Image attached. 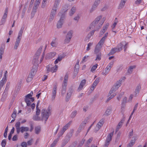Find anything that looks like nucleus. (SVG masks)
Here are the masks:
<instances>
[{
  "instance_id": "f257e3e1",
  "label": "nucleus",
  "mask_w": 147,
  "mask_h": 147,
  "mask_svg": "<svg viewBox=\"0 0 147 147\" xmlns=\"http://www.w3.org/2000/svg\"><path fill=\"white\" fill-rule=\"evenodd\" d=\"M102 16L100 15L97 16L91 24L89 27L86 30V32L89 31L90 30L95 28L99 29L106 20V18L104 17L102 18Z\"/></svg>"
},
{
  "instance_id": "f03ea898",
  "label": "nucleus",
  "mask_w": 147,
  "mask_h": 147,
  "mask_svg": "<svg viewBox=\"0 0 147 147\" xmlns=\"http://www.w3.org/2000/svg\"><path fill=\"white\" fill-rule=\"evenodd\" d=\"M40 101L39 100L37 102V107L38 106V104L40 102ZM51 109L49 107H48L47 109L46 110L45 109H43L42 111L41 115L42 117L41 118L39 117L38 116H37V120H45V122L46 123L48 119V118L49 115L50 114ZM40 110L37 108V115L40 114Z\"/></svg>"
},
{
  "instance_id": "7ed1b4c3",
  "label": "nucleus",
  "mask_w": 147,
  "mask_h": 147,
  "mask_svg": "<svg viewBox=\"0 0 147 147\" xmlns=\"http://www.w3.org/2000/svg\"><path fill=\"white\" fill-rule=\"evenodd\" d=\"M67 11V9H62L61 11V12H60L58 13V15L59 16H61V18L57 24V28H59L61 27L63 24V21L65 17V13Z\"/></svg>"
},
{
  "instance_id": "20e7f679",
  "label": "nucleus",
  "mask_w": 147,
  "mask_h": 147,
  "mask_svg": "<svg viewBox=\"0 0 147 147\" xmlns=\"http://www.w3.org/2000/svg\"><path fill=\"white\" fill-rule=\"evenodd\" d=\"M20 125L21 122L20 121H18L15 124L17 134H19L20 131L23 133L24 131H28L29 130V128L28 127L24 126L20 127Z\"/></svg>"
},
{
  "instance_id": "39448f33",
  "label": "nucleus",
  "mask_w": 147,
  "mask_h": 147,
  "mask_svg": "<svg viewBox=\"0 0 147 147\" xmlns=\"http://www.w3.org/2000/svg\"><path fill=\"white\" fill-rule=\"evenodd\" d=\"M122 81V80L120 79L116 82L111 89L109 94L111 95V94L114 93L118 89L121 85Z\"/></svg>"
},
{
  "instance_id": "423d86ee",
  "label": "nucleus",
  "mask_w": 147,
  "mask_h": 147,
  "mask_svg": "<svg viewBox=\"0 0 147 147\" xmlns=\"http://www.w3.org/2000/svg\"><path fill=\"white\" fill-rule=\"evenodd\" d=\"M33 94V92H31L30 93L27 94L25 96V101L26 103L28 106H30L31 102H33L34 100V98L32 97Z\"/></svg>"
},
{
  "instance_id": "0eeeda50",
  "label": "nucleus",
  "mask_w": 147,
  "mask_h": 147,
  "mask_svg": "<svg viewBox=\"0 0 147 147\" xmlns=\"http://www.w3.org/2000/svg\"><path fill=\"white\" fill-rule=\"evenodd\" d=\"M114 63L113 61L111 62L107 66L104 70L102 72V74L106 76L108 74Z\"/></svg>"
},
{
  "instance_id": "6e6552de",
  "label": "nucleus",
  "mask_w": 147,
  "mask_h": 147,
  "mask_svg": "<svg viewBox=\"0 0 147 147\" xmlns=\"http://www.w3.org/2000/svg\"><path fill=\"white\" fill-rule=\"evenodd\" d=\"M114 132H111L109 134L107 137L106 140L105 142V144L103 147H107L109 144L112 138Z\"/></svg>"
},
{
  "instance_id": "1a4fd4ad",
  "label": "nucleus",
  "mask_w": 147,
  "mask_h": 147,
  "mask_svg": "<svg viewBox=\"0 0 147 147\" xmlns=\"http://www.w3.org/2000/svg\"><path fill=\"white\" fill-rule=\"evenodd\" d=\"M104 120L103 119H101L97 123L95 128L94 131L96 132L99 130L100 128L102 126L104 123Z\"/></svg>"
},
{
  "instance_id": "9d476101",
  "label": "nucleus",
  "mask_w": 147,
  "mask_h": 147,
  "mask_svg": "<svg viewBox=\"0 0 147 147\" xmlns=\"http://www.w3.org/2000/svg\"><path fill=\"white\" fill-rule=\"evenodd\" d=\"M138 138V136L137 135H134L132 139L131 140L130 142L127 144V147H132L135 143L136 141Z\"/></svg>"
},
{
  "instance_id": "9b49d317",
  "label": "nucleus",
  "mask_w": 147,
  "mask_h": 147,
  "mask_svg": "<svg viewBox=\"0 0 147 147\" xmlns=\"http://www.w3.org/2000/svg\"><path fill=\"white\" fill-rule=\"evenodd\" d=\"M57 90V86L55 85L53 86V89L52 91L51 99L52 100L55 99L56 97Z\"/></svg>"
},
{
  "instance_id": "f8f14e48",
  "label": "nucleus",
  "mask_w": 147,
  "mask_h": 147,
  "mask_svg": "<svg viewBox=\"0 0 147 147\" xmlns=\"http://www.w3.org/2000/svg\"><path fill=\"white\" fill-rule=\"evenodd\" d=\"M71 121H70L69 123L65 125L62 128V130L59 133L60 135L59 136H62L64 132L70 126L71 124Z\"/></svg>"
},
{
  "instance_id": "ddd939ff",
  "label": "nucleus",
  "mask_w": 147,
  "mask_h": 147,
  "mask_svg": "<svg viewBox=\"0 0 147 147\" xmlns=\"http://www.w3.org/2000/svg\"><path fill=\"white\" fill-rule=\"evenodd\" d=\"M109 23H106L105 24L100 32V34L101 36L102 35L106 32L109 27Z\"/></svg>"
},
{
  "instance_id": "4468645a",
  "label": "nucleus",
  "mask_w": 147,
  "mask_h": 147,
  "mask_svg": "<svg viewBox=\"0 0 147 147\" xmlns=\"http://www.w3.org/2000/svg\"><path fill=\"white\" fill-rule=\"evenodd\" d=\"M127 45V43H126L125 42H122L119 43L117 46V49L120 48L121 49V51L122 50V48L123 47L124 49V51H125L126 50Z\"/></svg>"
},
{
  "instance_id": "2eb2a0df",
  "label": "nucleus",
  "mask_w": 147,
  "mask_h": 147,
  "mask_svg": "<svg viewBox=\"0 0 147 147\" xmlns=\"http://www.w3.org/2000/svg\"><path fill=\"white\" fill-rule=\"evenodd\" d=\"M100 0H96L90 10V12H92L97 7L100 3Z\"/></svg>"
},
{
  "instance_id": "dca6fc26",
  "label": "nucleus",
  "mask_w": 147,
  "mask_h": 147,
  "mask_svg": "<svg viewBox=\"0 0 147 147\" xmlns=\"http://www.w3.org/2000/svg\"><path fill=\"white\" fill-rule=\"evenodd\" d=\"M86 80L85 79L82 80L81 81L77 89V90L78 91H80L83 89V87L86 84Z\"/></svg>"
},
{
  "instance_id": "f3484780",
  "label": "nucleus",
  "mask_w": 147,
  "mask_h": 147,
  "mask_svg": "<svg viewBox=\"0 0 147 147\" xmlns=\"http://www.w3.org/2000/svg\"><path fill=\"white\" fill-rule=\"evenodd\" d=\"M37 72V67L36 65H34L32 68V69L31 72L30 74H32V75L33 76H34L36 74Z\"/></svg>"
},
{
  "instance_id": "a211bd4d",
  "label": "nucleus",
  "mask_w": 147,
  "mask_h": 147,
  "mask_svg": "<svg viewBox=\"0 0 147 147\" xmlns=\"http://www.w3.org/2000/svg\"><path fill=\"white\" fill-rule=\"evenodd\" d=\"M127 0H121L118 6V9H121L124 7Z\"/></svg>"
},
{
  "instance_id": "6ab92c4d",
  "label": "nucleus",
  "mask_w": 147,
  "mask_h": 147,
  "mask_svg": "<svg viewBox=\"0 0 147 147\" xmlns=\"http://www.w3.org/2000/svg\"><path fill=\"white\" fill-rule=\"evenodd\" d=\"M121 49L120 48L117 49V48H113L109 53L110 55H113L116 52H118L121 51Z\"/></svg>"
},
{
  "instance_id": "aec40b11",
  "label": "nucleus",
  "mask_w": 147,
  "mask_h": 147,
  "mask_svg": "<svg viewBox=\"0 0 147 147\" xmlns=\"http://www.w3.org/2000/svg\"><path fill=\"white\" fill-rule=\"evenodd\" d=\"M141 88V86L140 85H138L137 86L134 93V96L135 97H136L137 94L139 93Z\"/></svg>"
},
{
  "instance_id": "412c9836",
  "label": "nucleus",
  "mask_w": 147,
  "mask_h": 147,
  "mask_svg": "<svg viewBox=\"0 0 147 147\" xmlns=\"http://www.w3.org/2000/svg\"><path fill=\"white\" fill-rule=\"evenodd\" d=\"M24 29V27H22L20 29L18 35V36L17 38L21 39L22 36L23 32V30Z\"/></svg>"
},
{
  "instance_id": "4be33fe9",
  "label": "nucleus",
  "mask_w": 147,
  "mask_h": 147,
  "mask_svg": "<svg viewBox=\"0 0 147 147\" xmlns=\"http://www.w3.org/2000/svg\"><path fill=\"white\" fill-rule=\"evenodd\" d=\"M21 39L16 38L14 47V49L16 50L18 47L20 43Z\"/></svg>"
},
{
  "instance_id": "5701e85b",
  "label": "nucleus",
  "mask_w": 147,
  "mask_h": 147,
  "mask_svg": "<svg viewBox=\"0 0 147 147\" xmlns=\"http://www.w3.org/2000/svg\"><path fill=\"white\" fill-rule=\"evenodd\" d=\"M68 79V76L67 74H66L65 75L64 80L63 81L62 85L67 86V82Z\"/></svg>"
},
{
  "instance_id": "b1692460",
  "label": "nucleus",
  "mask_w": 147,
  "mask_h": 147,
  "mask_svg": "<svg viewBox=\"0 0 147 147\" xmlns=\"http://www.w3.org/2000/svg\"><path fill=\"white\" fill-rule=\"evenodd\" d=\"M101 48V47L99 46L97 44L94 50V53L96 54L99 52H101L100 51Z\"/></svg>"
},
{
  "instance_id": "393cba45",
  "label": "nucleus",
  "mask_w": 147,
  "mask_h": 147,
  "mask_svg": "<svg viewBox=\"0 0 147 147\" xmlns=\"http://www.w3.org/2000/svg\"><path fill=\"white\" fill-rule=\"evenodd\" d=\"M58 45L57 40L56 38H55L53 40L51 45L53 47H56Z\"/></svg>"
},
{
  "instance_id": "a878e982",
  "label": "nucleus",
  "mask_w": 147,
  "mask_h": 147,
  "mask_svg": "<svg viewBox=\"0 0 147 147\" xmlns=\"http://www.w3.org/2000/svg\"><path fill=\"white\" fill-rule=\"evenodd\" d=\"M124 119H122L120 122H119L116 128V131H117L122 126L123 123L124 122Z\"/></svg>"
},
{
  "instance_id": "bb28decb",
  "label": "nucleus",
  "mask_w": 147,
  "mask_h": 147,
  "mask_svg": "<svg viewBox=\"0 0 147 147\" xmlns=\"http://www.w3.org/2000/svg\"><path fill=\"white\" fill-rule=\"evenodd\" d=\"M71 94L72 92L71 90L68 91L67 92L66 97V100L67 101H68L69 100L71 96Z\"/></svg>"
},
{
  "instance_id": "cd10ccee",
  "label": "nucleus",
  "mask_w": 147,
  "mask_h": 147,
  "mask_svg": "<svg viewBox=\"0 0 147 147\" xmlns=\"http://www.w3.org/2000/svg\"><path fill=\"white\" fill-rule=\"evenodd\" d=\"M76 11V8L75 7H73L69 12V15L70 16H72L75 13Z\"/></svg>"
},
{
  "instance_id": "c85d7f7f",
  "label": "nucleus",
  "mask_w": 147,
  "mask_h": 147,
  "mask_svg": "<svg viewBox=\"0 0 147 147\" xmlns=\"http://www.w3.org/2000/svg\"><path fill=\"white\" fill-rule=\"evenodd\" d=\"M64 57L63 55H60L56 59V60L55 61L54 63L56 64L59 61H61L62 58Z\"/></svg>"
},
{
  "instance_id": "c756f323",
  "label": "nucleus",
  "mask_w": 147,
  "mask_h": 147,
  "mask_svg": "<svg viewBox=\"0 0 147 147\" xmlns=\"http://www.w3.org/2000/svg\"><path fill=\"white\" fill-rule=\"evenodd\" d=\"M136 67L135 65H131L129 67L127 70V72L129 74H131L132 72L133 69L135 68Z\"/></svg>"
},
{
  "instance_id": "7c9ffc66",
  "label": "nucleus",
  "mask_w": 147,
  "mask_h": 147,
  "mask_svg": "<svg viewBox=\"0 0 147 147\" xmlns=\"http://www.w3.org/2000/svg\"><path fill=\"white\" fill-rule=\"evenodd\" d=\"M96 55V58L95 60L96 61H100L101 59L102 53L101 52H99L95 54Z\"/></svg>"
},
{
  "instance_id": "2f4dec72",
  "label": "nucleus",
  "mask_w": 147,
  "mask_h": 147,
  "mask_svg": "<svg viewBox=\"0 0 147 147\" xmlns=\"http://www.w3.org/2000/svg\"><path fill=\"white\" fill-rule=\"evenodd\" d=\"M7 71H6L5 72L4 74V77L3 78L2 80L0 81H1L4 84H5L7 81L6 75H7Z\"/></svg>"
},
{
  "instance_id": "473e14b6",
  "label": "nucleus",
  "mask_w": 147,
  "mask_h": 147,
  "mask_svg": "<svg viewBox=\"0 0 147 147\" xmlns=\"http://www.w3.org/2000/svg\"><path fill=\"white\" fill-rule=\"evenodd\" d=\"M8 8H6L5 10V12L3 15V16L2 18L3 19H6V18H7V12H8Z\"/></svg>"
},
{
  "instance_id": "72a5a7b5",
  "label": "nucleus",
  "mask_w": 147,
  "mask_h": 147,
  "mask_svg": "<svg viewBox=\"0 0 147 147\" xmlns=\"http://www.w3.org/2000/svg\"><path fill=\"white\" fill-rule=\"evenodd\" d=\"M57 10V9L54 8L53 7L51 10L50 15L55 16Z\"/></svg>"
},
{
  "instance_id": "f704fd0d",
  "label": "nucleus",
  "mask_w": 147,
  "mask_h": 147,
  "mask_svg": "<svg viewBox=\"0 0 147 147\" xmlns=\"http://www.w3.org/2000/svg\"><path fill=\"white\" fill-rule=\"evenodd\" d=\"M34 76L32 75V74H29L27 78L26 81L27 82H29L31 81Z\"/></svg>"
},
{
  "instance_id": "c9c22d12",
  "label": "nucleus",
  "mask_w": 147,
  "mask_h": 147,
  "mask_svg": "<svg viewBox=\"0 0 147 147\" xmlns=\"http://www.w3.org/2000/svg\"><path fill=\"white\" fill-rule=\"evenodd\" d=\"M104 39V38H101L97 44L98 45L101 47H102V46L105 41Z\"/></svg>"
},
{
  "instance_id": "e433bc0d",
  "label": "nucleus",
  "mask_w": 147,
  "mask_h": 147,
  "mask_svg": "<svg viewBox=\"0 0 147 147\" xmlns=\"http://www.w3.org/2000/svg\"><path fill=\"white\" fill-rule=\"evenodd\" d=\"M60 2V0H56L53 7L54 8H56L57 9V7L59 5Z\"/></svg>"
},
{
  "instance_id": "4c0bfd02",
  "label": "nucleus",
  "mask_w": 147,
  "mask_h": 147,
  "mask_svg": "<svg viewBox=\"0 0 147 147\" xmlns=\"http://www.w3.org/2000/svg\"><path fill=\"white\" fill-rule=\"evenodd\" d=\"M56 55V53L55 52H51L48 54L49 57L50 59H52L53 57Z\"/></svg>"
},
{
  "instance_id": "58836bf2",
  "label": "nucleus",
  "mask_w": 147,
  "mask_h": 147,
  "mask_svg": "<svg viewBox=\"0 0 147 147\" xmlns=\"http://www.w3.org/2000/svg\"><path fill=\"white\" fill-rule=\"evenodd\" d=\"M73 33V31L72 30H70L68 32L66 36L71 38Z\"/></svg>"
},
{
  "instance_id": "ea45409f",
  "label": "nucleus",
  "mask_w": 147,
  "mask_h": 147,
  "mask_svg": "<svg viewBox=\"0 0 147 147\" xmlns=\"http://www.w3.org/2000/svg\"><path fill=\"white\" fill-rule=\"evenodd\" d=\"M95 28V30H92V31H91L88 34V36L89 38H90V37L91 36H92V35H93L94 33V32L97 30H98V29H96V28Z\"/></svg>"
},
{
  "instance_id": "a19ab883",
  "label": "nucleus",
  "mask_w": 147,
  "mask_h": 147,
  "mask_svg": "<svg viewBox=\"0 0 147 147\" xmlns=\"http://www.w3.org/2000/svg\"><path fill=\"white\" fill-rule=\"evenodd\" d=\"M4 52V49L2 47L0 49V62L1 61L2 58V55L3 54Z\"/></svg>"
},
{
  "instance_id": "79ce46f5",
  "label": "nucleus",
  "mask_w": 147,
  "mask_h": 147,
  "mask_svg": "<svg viewBox=\"0 0 147 147\" xmlns=\"http://www.w3.org/2000/svg\"><path fill=\"white\" fill-rule=\"evenodd\" d=\"M58 66L57 65H55L54 66L51 68V72L52 73L55 72L57 70Z\"/></svg>"
},
{
  "instance_id": "37998d69",
  "label": "nucleus",
  "mask_w": 147,
  "mask_h": 147,
  "mask_svg": "<svg viewBox=\"0 0 147 147\" xmlns=\"http://www.w3.org/2000/svg\"><path fill=\"white\" fill-rule=\"evenodd\" d=\"M32 63L34 65H36L37 64V55L36 54L34 55Z\"/></svg>"
},
{
  "instance_id": "c03bdc74",
  "label": "nucleus",
  "mask_w": 147,
  "mask_h": 147,
  "mask_svg": "<svg viewBox=\"0 0 147 147\" xmlns=\"http://www.w3.org/2000/svg\"><path fill=\"white\" fill-rule=\"evenodd\" d=\"M35 6L34 7L31 13V16L32 17L35 14V13L36 12V5L35 3Z\"/></svg>"
},
{
  "instance_id": "a18cd8bd",
  "label": "nucleus",
  "mask_w": 147,
  "mask_h": 147,
  "mask_svg": "<svg viewBox=\"0 0 147 147\" xmlns=\"http://www.w3.org/2000/svg\"><path fill=\"white\" fill-rule=\"evenodd\" d=\"M134 97H135L134 94H132L130 95L128 99V102H132Z\"/></svg>"
},
{
  "instance_id": "49530a36",
  "label": "nucleus",
  "mask_w": 147,
  "mask_h": 147,
  "mask_svg": "<svg viewBox=\"0 0 147 147\" xmlns=\"http://www.w3.org/2000/svg\"><path fill=\"white\" fill-rule=\"evenodd\" d=\"M59 139H57L55 140L53 143L51 144L50 147H54L58 142Z\"/></svg>"
},
{
  "instance_id": "de8ad7c7",
  "label": "nucleus",
  "mask_w": 147,
  "mask_h": 147,
  "mask_svg": "<svg viewBox=\"0 0 147 147\" xmlns=\"http://www.w3.org/2000/svg\"><path fill=\"white\" fill-rule=\"evenodd\" d=\"M66 86H67L62 85L61 92V93L62 94H63L65 93Z\"/></svg>"
},
{
  "instance_id": "09e8293b",
  "label": "nucleus",
  "mask_w": 147,
  "mask_h": 147,
  "mask_svg": "<svg viewBox=\"0 0 147 147\" xmlns=\"http://www.w3.org/2000/svg\"><path fill=\"white\" fill-rule=\"evenodd\" d=\"M51 68H52V65H48L47 66V72L49 73L50 71L51 72Z\"/></svg>"
},
{
  "instance_id": "8fccbe9b",
  "label": "nucleus",
  "mask_w": 147,
  "mask_h": 147,
  "mask_svg": "<svg viewBox=\"0 0 147 147\" xmlns=\"http://www.w3.org/2000/svg\"><path fill=\"white\" fill-rule=\"evenodd\" d=\"M98 66L97 64H96L95 65H93L91 69V71L92 72H93L96 69Z\"/></svg>"
},
{
  "instance_id": "3c124183",
  "label": "nucleus",
  "mask_w": 147,
  "mask_h": 147,
  "mask_svg": "<svg viewBox=\"0 0 147 147\" xmlns=\"http://www.w3.org/2000/svg\"><path fill=\"white\" fill-rule=\"evenodd\" d=\"M134 135H136V134H134L133 131L132 129L131 132H129L128 135V137L129 138H132L133 137Z\"/></svg>"
},
{
  "instance_id": "603ef678",
  "label": "nucleus",
  "mask_w": 147,
  "mask_h": 147,
  "mask_svg": "<svg viewBox=\"0 0 147 147\" xmlns=\"http://www.w3.org/2000/svg\"><path fill=\"white\" fill-rule=\"evenodd\" d=\"M111 110L110 109H108L106 110L105 114L107 115H109L111 114Z\"/></svg>"
},
{
  "instance_id": "864d4df0",
  "label": "nucleus",
  "mask_w": 147,
  "mask_h": 147,
  "mask_svg": "<svg viewBox=\"0 0 147 147\" xmlns=\"http://www.w3.org/2000/svg\"><path fill=\"white\" fill-rule=\"evenodd\" d=\"M128 102H129L128 100H127V97L126 96L124 97L122 99V103L124 104Z\"/></svg>"
},
{
  "instance_id": "5fc2aeb1",
  "label": "nucleus",
  "mask_w": 147,
  "mask_h": 147,
  "mask_svg": "<svg viewBox=\"0 0 147 147\" xmlns=\"http://www.w3.org/2000/svg\"><path fill=\"white\" fill-rule=\"evenodd\" d=\"M93 43H89L88 44L86 49V50L87 51H89L90 49V47L93 45Z\"/></svg>"
},
{
  "instance_id": "6e6d98bb",
  "label": "nucleus",
  "mask_w": 147,
  "mask_h": 147,
  "mask_svg": "<svg viewBox=\"0 0 147 147\" xmlns=\"http://www.w3.org/2000/svg\"><path fill=\"white\" fill-rule=\"evenodd\" d=\"M71 38L69 37H67L66 36L65 38V40L64 42L65 43H68L70 41Z\"/></svg>"
},
{
  "instance_id": "4d7b16f0",
  "label": "nucleus",
  "mask_w": 147,
  "mask_h": 147,
  "mask_svg": "<svg viewBox=\"0 0 147 147\" xmlns=\"http://www.w3.org/2000/svg\"><path fill=\"white\" fill-rule=\"evenodd\" d=\"M47 0H43L42 4L41 5V7L42 8H44L46 5L47 4L46 1Z\"/></svg>"
},
{
  "instance_id": "13d9d810",
  "label": "nucleus",
  "mask_w": 147,
  "mask_h": 147,
  "mask_svg": "<svg viewBox=\"0 0 147 147\" xmlns=\"http://www.w3.org/2000/svg\"><path fill=\"white\" fill-rule=\"evenodd\" d=\"M16 110H14L11 115V117L13 119H15V118L16 116Z\"/></svg>"
},
{
  "instance_id": "bf43d9fd",
  "label": "nucleus",
  "mask_w": 147,
  "mask_h": 147,
  "mask_svg": "<svg viewBox=\"0 0 147 147\" xmlns=\"http://www.w3.org/2000/svg\"><path fill=\"white\" fill-rule=\"evenodd\" d=\"M117 21L115 22H114V23H113V25L111 26V28H112V30L113 32H115V31H114V29L115 27V26L117 25Z\"/></svg>"
},
{
  "instance_id": "052dcab7",
  "label": "nucleus",
  "mask_w": 147,
  "mask_h": 147,
  "mask_svg": "<svg viewBox=\"0 0 147 147\" xmlns=\"http://www.w3.org/2000/svg\"><path fill=\"white\" fill-rule=\"evenodd\" d=\"M97 84L94 82L90 89V90H91L92 91L94 90Z\"/></svg>"
},
{
  "instance_id": "680f3d73",
  "label": "nucleus",
  "mask_w": 147,
  "mask_h": 147,
  "mask_svg": "<svg viewBox=\"0 0 147 147\" xmlns=\"http://www.w3.org/2000/svg\"><path fill=\"white\" fill-rule=\"evenodd\" d=\"M97 84L94 82L90 89V90H91L92 91L94 90Z\"/></svg>"
},
{
  "instance_id": "e2e57ef3",
  "label": "nucleus",
  "mask_w": 147,
  "mask_h": 147,
  "mask_svg": "<svg viewBox=\"0 0 147 147\" xmlns=\"http://www.w3.org/2000/svg\"><path fill=\"white\" fill-rule=\"evenodd\" d=\"M97 84L94 82L90 89V90H91L92 91L94 90Z\"/></svg>"
},
{
  "instance_id": "0e129e2a",
  "label": "nucleus",
  "mask_w": 147,
  "mask_h": 147,
  "mask_svg": "<svg viewBox=\"0 0 147 147\" xmlns=\"http://www.w3.org/2000/svg\"><path fill=\"white\" fill-rule=\"evenodd\" d=\"M97 84L94 82L90 89V90H91L92 91L94 90Z\"/></svg>"
},
{
  "instance_id": "69168bd1",
  "label": "nucleus",
  "mask_w": 147,
  "mask_h": 147,
  "mask_svg": "<svg viewBox=\"0 0 147 147\" xmlns=\"http://www.w3.org/2000/svg\"><path fill=\"white\" fill-rule=\"evenodd\" d=\"M77 114V111H74L72 112L71 115V117L73 118Z\"/></svg>"
},
{
  "instance_id": "338daca9",
  "label": "nucleus",
  "mask_w": 147,
  "mask_h": 147,
  "mask_svg": "<svg viewBox=\"0 0 147 147\" xmlns=\"http://www.w3.org/2000/svg\"><path fill=\"white\" fill-rule=\"evenodd\" d=\"M42 46H41L38 49V50L37 51V56L40 55L42 51Z\"/></svg>"
},
{
  "instance_id": "774afa93",
  "label": "nucleus",
  "mask_w": 147,
  "mask_h": 147,
  "mask_svg": "<svg viewBox=\"0 0 147 147\" xmlns=\"http://www.w3.org/2000/svg\"><path fill=\"white\" fill-rule=\"evenodd\" d=\"M6 145V140H3L1 143V145L2 147H5Z\"/></svg>"
}]
</instances>
